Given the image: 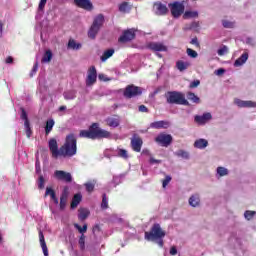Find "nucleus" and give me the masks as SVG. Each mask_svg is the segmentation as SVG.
Masks as SVG:
<instances>
[{
	"label": "nucleus",
	"mask_w": 256,
	"mask_h": 256,
	"mask_svg": "<svg viewBox=\"0 0 256 256\" xmlns=\"http://www.w3.org/2000/svg\"><path fill=\"white\" fill-rule=\"evenodd\" d=\"M85 188L88 193H93V190L95 189V182L86 183Z\"/></svg>",
	"instance_id": "47"
},
{
	"label": "nucleus",
	"mask_w": 256,
	"mask_h": 256,
	"mask_svg": "<svg viewBox=\"0 0 256 256\" xmlns=\"http://www.w3.org/2000/svg\"><path fill=\"white\" fill-rule=\"evenodd\" d=\"M39 70V62H36L32 68V71L30 73V76L33 77V75H35V73H37V71Z\"/></svg>",
	"instance_id": "54"
},
{
	"label": "nucleus",
	"mask_w": 256,
	"mask_h": 256,
	"mask_svg": "<svg viewBox=\"0 0 256 256\" xmlns=\"http://www.w3.org/2000/svg\"><path fill=\"white\" fill-rule=\"evenodd\" d=\"M38 189H45V178L43 177V175H40L38 178Z\"/></svg>",
	"instance_id": "46"
},
{
	"label": "nucleus",
	"mask_w": 256,
	"mask_h": 256,
	"mask_svg": "<svg viewBox=\"0 0 256 256\" xmlns=\"http://www.w3.org/2000/svg\"><path fill=\"white\" fill-rule=\"evenodd\" d=\"M38 235H39L40 247L42 248L44 256H49V249L47 248V243L45 242V235H43V231L39 230Z\"/></svg>",
	"instance_id": "23"
},
{
	"label": "nucleus",
	"mask_w": 256,
	"mask_h": 256,
	"mask_svg": "<svg viewBox=\"0 0 256 256\" xmlns=\"http://www.w3.org/2000/svg\"><path fill=\"white\" fill-rule=\"evenodd\" d=\"M255 211H249L247 210L245 213H244V217L245 219H247V221H251V219H253V217H255Z\"/></svg>",
	"instance_id": "48"
},
{
	"label": "nucleus",
	"mask_w": 256,
	"mask_h": 256,
	"mask_svg": "<svg viewBox=\"0 0 256 256\" xmlns=\"http://www.w3.org/2000/svg\"><path fill=\"white\" fill-rule=\"evenodd\" d=\"M64 99H66V101H71L73 99H75V97H77V92L75 90H69L64 92Z\"/></svg>",
	"instance_id": "36"
},
{
	"label": "nucleus",
	"mask_w": 256,
	"mask_h": 256,
	"mask_svg": "<svg viewBox=\"0 0 256 256\" xmlns=\"http://www.w3.org/2000/svg\"><path fill=\"white\" fill-rule=\"evenodd\" d=\"M83 199V196L81 195V193H77L73 196L72 198V202H71V209H77V207L79 206V203H81Z\"/></svg>",
	"instance_id": "27"
},
{
	"label": "nucleus",
	"mask_w": 256,
	"mask_h": 256,
	"mask_svg": "<svg viewBox=\"0 0 256 256\" xmlns=\"http://www.w3.org/2000/svg\"><path fill=\"white\" fill-rule=\"evenodd\" d=\"M169 9L167 8V4H163L162 2H155L153 5V12L155 15H167Z\"/></svg>",
	"instance_id": "15"
},
{
	"label": "nucleus",
	"mask_w": 256,
	"mask_h": 256,
	"mask_svg": "<svg viewBox=\"0 0 256 256\" xmlns=\"http://www.w3.org/2000/svg\"><path fill=\"white\" fill-rule=\"evenodd\" d=\"M35 167H36V173L37 174L41 173V162H39V159H36Z\"/></svg>",
	"instance_id": "57"
},
{
	"label": "nucleus",
	"mask_w": 256,
	"mask_h": 256,
	"mask_svg": "<svg viewBox=\"0 0 256 256\" xmlns=\"http://www.w3.org/2000/svg\"><path fill=\"white\" fill-rule=\"evenodd\" d=\"M199 29V22L193 21L190 24H186L184 27L185 31H197Z\"/></svg>",
	"instance_id": "34"
},
{
	"label": "nucleus",
	"mask_w": 256,
	"mask_h": 256,
	"mask_svg": "<svg viewBox=\"0 0 256 256\" xmlns=\"http://www.w3.org/2000/svg\"><path fill=\"white\" fill-rule=\"evenodd\" d=\"M189 67H191V63L190 62H185L183 60H180V61L176 62V68L180 72L187 71V69H189Z\"/></svg>",
	"instance_id": "28"
},
{
	"label": "nucleus",
	"mask_w": 256,
	"mask_h": 256,
	"mask_svg": "<svg viewBox=\"0 0 256 256\" xmlns=\"http://www.w3.org/2000/svg\"><path fill=\"white\" fill-rule=\"evenodd\" d=\"M170 255H173V256L177 255V247L172 246L170 248Z\"/></svg>",
	"instance_id": "63"
},
{
	"label": "nucleus",
	"mask_w": 256,
	"mask_h": 256,
	"mask_svg": "<svg viewBox=\"0 0 256 256\" xmlns=\"http://www.w3.org/2000/svg\"><path fill=\"white\" fill-rule=\"evenodd\" d=\"M103 23H105V16H103V14H99L94 18L93 23L88 31V37L90 39H95V37H97V33H99L101 27H103Z\"/></svg>",
	"instance_id": "5"
},
{
	"label": "nucleus",
	"mask_w": 256,
	"mask_h": 256,
	"mask_svg": "<svg viewBox=\"0 0 256 256\" xmlns=\"http://www.w3.org/2000/svg\"><path fill=\"white\" fill-rule=\"evenodd\" d=\"M166 101L169 105H186L189 106V101L185 99V95L177 91H168L165 94Z\"/></svg>",
	"instance_id": "4"
},
{
	"label": "nucleus",
	"mask_w": 256,
	"mask_h": 256,
	"mask_svg": "<svg viewBox=\"0 0 256 256\" xmlns=\"http://www.w3.org/2000/svg\"><path fill=\"white\" fill-rule=\"evenodd\" d=\"M199 17L198 11H186L183 15V19H197Z\"/></svg>",
	"instance_id": "37"
},
{
	"label": "nucleus",
	"mask_w": 256,
	"mask_h": 256,
	"mask_svg": "<svg viewBox=\"0 0 256 256\" xmlns=\"http://www.w3.org/2000/svg\"><path fill=\"white\" fill-rule=\"evenodd\" d=\"M219 57H223V55H227L229 53V47L226 45H222L217 51Z\"/></svg>",
	"instance_id": "42"
},
{
	"label": "nucleus",
	"mask_w": 256,
	"mask_h": 256,
	"mask_svg": "<svg viewBox=\"0 0 256 256\" xmlns=\"http://www.w3.org/2000/svg\"><path fill=\"white\" fill-rule=\"evenodd\" d=\"M98 78L100 79V81H109V79H107V77L104 74H99Z\"/></svg>",
	"instance_id": "64"
},
{
	"label": "nucleus",
	"mask_w": 256,
	"mask_h": 256,
	"mask_svg": "<svg viewBox=\"0 0 256 256\" xmlns=\"http://www.w3.org/2000/svg\"><path fill=\"white\" fill-rule=\"evenodd\" d=\"M143 89L139 86L128 85L124 90V97L127 99H133V97H139L142 95Z\"/></svg>",
	"instance_id": "7"
},
{
	"label": "nucleus",
	"mask_w": 256,
	"mask_h": 256,
	"mask_svg": "<svg viewBox=\"0 0 256 256\" xmlns=\"http://www.w3.org/2000/svg\"><path fill=\"white\" fill-rule=\"evenodd\" d=\"M77 155V136L71 133L66 136L64 144L60 147V157L69 158Z\"/></svg>",
	"instance_id": "1"
},
{
	"label": "nucleus",
	"mask_w": 256,
	"mask_h": 256,
	"mask_svg": "<svg viewBox=\"0 0 256 256\" xmlns=\"http://www.w3.org/2000/svg\"><path fill=\"white\" fill-rule=\"evenodd\" d=\"M104 156L108 159H111V157H121L122 159H129V154L127 153V150L117 148L116 150L108 149L104 152Z\"/></svg>",
	"instance_id": "8"
},
{
	"label": "nucleus",
	"mask_w": 256,
	"mask_h": 256,
	"mask_svg": "<svg viewBox=\"0 0 256 256\" xmlns=\"http://www.w3.org/2000/svg\"><path fill=\"white\" fill-rule=\"evenodd\" d=\"M21 119L24 121V123L29 121V118H27V112L23 108H21Z\"/></svg>",
	"instance_id": "53"
},
{
	"label": "nucleus",
	"mask_w": 256,
	"mask_h": 256,
	"mask_svg": "<svg viewBox=\"0 0 256 256\" xmlns=\"http://www.w3.org/2000/svg\"><path fill=\"white\" fill-rule=\"evenodd\" d=\"M235 105L240 108H255L256 107V102H253L251 100L245 101L241 100L239 98H236L234 100Z\"/></svg>",
	"instance_id": "22"
},
{
	"label": "nucleus",
	"mask_w": 256,
	"mask_h": 256,
	"mask_svg": "<svg viewBox=\"0 0 256 256\" xmlns=\"http://www.w3.org/2000/svg\"><path fill=\"white\" fill-rule=\"evenodd\" d=\"M74 5L84 11H93V3L91 0H74Z\"/></svg>",
	"instance_id": "16"
},
{
	"label": "nucleus",
	"mask_w": 256,
	"mask_h": 256,
	"mask_svg": "<svg viewBox=\"0 0 256 256\" xmlns=\"http://www.w3.org/2000/svg\"><path fill=\"white\" fill-rule=\"evenodd\" d=\"M121 183V176H114L112 180L113 187L120 185Z\"/></svg>",
	"instance_id": "52"
},
{
	"label": "nucleus",
	"mask_w": 256,
	"mask_h": 256,
	"mask_svg": "<svg viewBox=\"0 0 256 256\" xmlns=\"http://www.w3.org/2000/svg\"><path fill=\"white\" fill-rule=\"evenodd\" d=\"M186 53H187V55H188V57H191L192 59H197V57H198V53H197V51H195V50H193V49H191V48H188L187 50H186Z\"/></svg>",
	"instance_id": "45"
},
{
	"label": "nucleus",
	"mask_w": 256,
	"mask_h": 256,
	"mask_svg": "<svg viewBox=\"0 0 256 256\" xmlns=\"http://www.w3.org/2000/svg\"><path fill=\"white\" fill-rule=\"evenodd\" d=\"M54 177L58 181H63L64 183H71L73 181V176L69 172L63 170H56L54 172Z\"/></svg>",
	"instance_id": "12"
},
{
	"label": "nucleus",
	"mask_w": 256,
	"mask_h": 256,
	"mask_svg": "<svg viewBox=\"0 0 256 256\" xmlns=\"http://www.w3.org/2000/svg\"><path fill=\"white\" fill-rule=\"evenodd\" d=\"M199 85H201V81L194 80L193 82L190 83V89H195V87H199Z\"/></svg>",
	"instance_id": "55"
},
{
	"label": "nucleus",
	"mask_w": 256,
	"mask_h": 256,
	"mask_svg": "<svg viewBox=\"0 0 256 256\" xmlns=\"http://www.w3.org/2000/svg\"><path fill=\"white\" fill-rule=\"evenodd\" d=\"M171 127V122L167 120H160L156 122H152L150 124L151 129H169Z\"/></svg>",
	"instance_id": "20"
},
{
	"label": "nucleus",
	"mask_w": 256,
	"mask_h": 256,
	"mask_svg": "<svg viewBox=\"0 0 256 256\" xmlns=\"http://www.w3.org/2000/svg\"><path fill=\"white\" fill-rule=\"evenodd\" d=\"M69 199V188L65 187L60 196V211H65Z\"/></svg>",
	"instance_id": "21"
},
{
	"label": "nucleus",
	"mask_w": 256,
	"mask_h": 256,
	"mask_svg": "<svg viewBox=\"0 0 256 256\" xmlns=\"http://www.w3.org/2000/svg\"><path fill=\"white\" fill-rule=\"evenodd\" d=\"M75 229L81 233V235H85L87 233V224H84L83 227H81L79 224H74Z\"/></svg>",
	"instance_id": "43"
},
{
	"label": "nucleus",
	"mask_w": 256,
	"mask_h": 256,
	"mask_svg": "<svg viewBox=\"0 0 256 256\" xmlns=\"http://www.w3.org/2000/svg\"><path fill=\"white\" fill-rule=\"evenodd\" d=\"M52 59L53 52H51V50H47L42 57V63H49Z\"/></svg>",
	"instance_id": "38"
},
{
	"label": "nucleus",
	"mask_w": 256,
	"mask_h": 256,
	"mask_svg": "<svg viewBox=\"0 0 256 256\" xmlns=\"http://www.w3.org/2000/svg\"><path fill=\"white\" fill-rule=\"evenodd\" d=\"M208 146H209V141H207V139L200 138L194 142L195 149L202 150V149H206V147H208Z\"/></svg>",
	"instance_id": "26"
},
{
	"label": "nucleus",
	"mask_w": 256,
	"mask_h": 256,
	"mask_svg": "<svg viewBox=\"0 0 256 256\" xmlns=\"http://www.w3.org/2000/svg\"><path fill=\"white\" fill-rule=\"evenodd\" d=\"M149 163H150V165H155V163H161V160H157V159L151 157L149 159Z\"/></svg>",
	"instance_id": "62"
},
{
	"label": "nucleus",
	"mask_w": 256,
	"mask_h": 256,
	"mask_svg": "<svg viewBox=\"0 0 256 256\" xmlns=\"http://www.w3.org/2000/svg\"><path fill=\"white\" fill-rule=\"evenodd\" d=\"M24 127H25L27 137L28 138L31 137L32 132H31V126L29 124V121L24 122Z\"/></svg>",
	"instance_id": "49"
},
{
	"label": "nucleus",
	"mask_w": 256,
	"mask_h": 256,
	"mask_svg": "<svg viewBox=\"0 0 256 256\" xmlns=\"http://www.w3.org/2000/svg\"><path fill=\"white\" fill-rule=\"evenodd\" d=\"M53 193H55V190H53L50 187H47L46 192H45V197H47L48 195H50V197H52Z\"/></svg>",
	"instance_id": "58"
},
{
	"label": "nucleus",
	"mask_w": 256,
	"mask_h": 256,
	"mask_svg": "<svg viewBox=\"0 0 256 256\" xmlns=\"http://www.w3.org/2000/svg\"><path fill=\"white\" fill-rule=\"evenodd\" d=\"M138 110L140 111V113H147L149 111V109L145 105H140Z\"/></svg>",
	"instance_id": "60"
},
{
	"label": "nucleus",
	"mask_w": 256,
	"mask_h": 256,
	"mask_svg": "<svg viewBox=\"0 0 256 256\" xmlns=\"http://www.w3.org/2000/svg\"><path fill=\"white\" fill-rule=\"evenodd\" d=\"M53 127H55V120L53 118H50L45 123V127H44L45 135H49V133L53 131Z\"/></svg>",
	"instance_id": "29"
},
{
	"label": "nucleus",
	"mask_w": 256,
	"mask_h": 256,
	"mask_svg": "<svg viewBox=\"0 0 256 256\" xmlns=\"http://www.w3.org/2000/svg\"><path fill=\"white\" fill-rule=\"evenodd\" d=\"M199 203H201V198H199V194H194L189 198V205L191 207H199Z\"/></svg>",
	"instance_id": "33"
},
{
	"label": "nucleus",
	"mask_w": 256,
	"mask_h": 256,
	"mask_svg": "<svg viewBox=\"0 0 256 256\" xmlns=\"http://www.w3.org/2000/svg\"><path fill=\"white\" fill-rule=\"evenodd\" d=\"M109 207V200L107 199V195L103 194L102 196V203H101V209H108Z\"/></svg>",
	"instance_id": "44"
},
{
	"label": "nucleus",
	"mask_w": 256,
	"mask_h": 256,
	"mask_svg": "<svg viewBox=\"0 0 256 256\" xmlns=\"http://www.w3.org/2000/svg\"><path fill=\"white\" fill-rule=\"evenodd\" d=\"M211 119H213V116L209 112L204 113L203 115H196L194 117V121L198 125H206V123H209V121H211Z\"/></svg>",
	"instance_id": "17"
},
{
	"label": "nucleus",
	"mask_w": 256,
	"mask_h": 256,
	"mask_svg": "<svg viewBox=\"0 0 256 256\" xmlns=\"http://www.w3.org/2000/svg\"><path fill=\"white\" fill-rule=\"evenodd\" d=\"M51 199L54 201L55 205H59V199L55 193H52Z\"/></svg>",
	"instance_id": "61"
},
{
	"label": "nucleus",
	"mask_w": 256,
	"mask_h": 256,
	"mask_svg": "<svg viewBox=\"0 0 256 256\" xmlns=\"http://www.w3.org/2000/svg\"><path fill=\"white\" fill-rule=\"evenodd\" d=\"M146 49L153 51V53H156L157 57L161 59V57H163L161 52H167L168 48L165 44H163V42H149L146 45Z\"/></svg>",
	"instance_id": "6"
},
{
	"label": "nucleus",
	"mask_w": 256,
	"mask_h": 256,
	"mask_svg": "<svg viewBox=\"0 0 256 256\" xmlns=\"http://www.w3.org/2000/svg\"><path fill=\"white\" fill-rule=\"evenodd\" d=\"M119 11L120 13H129V11H131V6H129V3L123 2L119 5Z\"/></svg>",
	"instance_id": "39"
},
{
	"label": "nucleus",
	"mask_w": 256,
	"mask_h": 256,
	"mask_svg": "<svg viewBox=\"0 0 256 256\" xmlns=\"http://www.w3.org/2000/svg\"><path fill=\"white\" fill-rule=\"evenodd\" d=\"M174 155L176 157H180L181 159H185V160H189L190 159V155L189 152L185 151V150H178L176 152H174Z\"/></svg>",
	"instance_id": "35"
},
{
	"label": "nucleus",
	"mask_w": 256,
	"mask_h": 256,
	"mask_svg": "<svg viewBox=\"0 0 256 256\" xmlns=\"http://www.w3.org/2000/svg\"><path fill=\"white\" fill-rule=\"evenodd\" d=\"M222 26L224 29H234L235 22L229 20H222Z\"/></svg>",
	"instance_id": "41"
},
{
	"label": "nucleus",
	"mask_w": 256,
	"mask_h": 256,
	"mask_svg": "<svg viewBox=\"0 0 256 256\" xmlns=\"http://www.w3.org/2000/svg\"><path fill=\"white\" fill-rule=\"evenodd\" d=\"M89 215H91V212L87 208H80L78 210V219L80 221H85V219H87V217H89Z\"/></svg>",
	"instance_id": "30"
},
{
	"label": "nucleus",
	"mask_w": 256,
	"mask_h": 256,
	"mask_svg": "<svg viewBox=\"0 0 256 256\" xmlns=\"http://www.w3.org/2000/svg\"><path fill=\"white\" fill-rule=\"evenodd\" d=\"M171 176L170 175H167L165 177V179L162 181V187L163 189H165V187H167L169 185V183H171Z\"/></svg>",
	"instance_id": "50"
},
{
	"label": "nucleus",
	"mask_w": 256,
	"mask_h": 256,
	"mask_svg": "<svg viewBox=\"0 0 256 256\" xmlns=\"http://www.w3.org/2000/svg\"><path fill=\"white\" fill-rule=\"evenodd\" d=\"M156 143H159L162 147H169L173 137L170 134H160L155 138Z\"/></svg>",
	"instance_id": "13"
},
{
	"label": "nucleus",
	"mask_w": 256,
	"mask_h": 256,
	"mask_svg": "<svg viewBox=\"0 0 256 256\" xmlns=\"http://www.w3.org/2000/svg\"><path fill=\"white\" fill-rule=\"evenodd\" d=\"M79 135L86 139H109L111 132L99 128V123H93L89 130H82Z\"/></svg>",
	"instance_id": "2"
},
{
	"label": "nucleus",
	"mask_w": 256,
	"mask_h": 256,
	"mask_svg": "<svg viewBox=\"0 0 256 256\" xmlns=\"http://www.w3.org/2000/svg\"><path fill=\"white\" fill-rule=\"evenodd\" d=\"M45 5H47V0H40L38 9H39L40 11H43V9H45Z\"/></svg>",
	"instance_id": "56"
},
{
	"label": "nucleus",
	"mask_w": 256,
	"mask_h": 256,
	"mask_svg": "<svg viewBox=\"0 0 256 256\" xmlns=\"http://www.w3.org/2000/svg\"><path fill=\"white\" fill-rule=\"evenodd\" d=\"M48 147L54 159H59V157H61V148H59L56 139L51 138L48 142Z\"/></svg>",
	"instance_id": "10"
},
{
	"label": "nucleus",
	"mask_w": 256,
	"mask_h": 256,
	"mask_svg": "<svg viewBox=\"0 0 256 256\" xmlns=\"http://www.w3.org/2000/svg\"><path fill=\"white\" fill-rule=\"evenodd\" d=\"M133 39H135V30L129 29L123 32L118 41L120 43H129V41H133Z\"/></svg>",
	"instance_id": "14"
},
{
	"label": "nucleus",
	"mask_w": 256,
	"mask_h": 256,
	"mask_svg": "<svg viewBox=\"0 0 256 256\" xmlns=\"http://www.w3.org/2000/svg\"><path fill=\"white\" fill-rule=\"evenodd\" d=\"M80 249L83 251L85 249V234H82L79 238Z\"/></svg>",
	"instance_id": "51"
},
{
	"label": "nucleus",
	"mask_w": 256,
	"mask_h": 256,
	"mask_svg": "<svg viewBox=\"0 0 256 256\" xmlns=\"http://www.w3.org/2000/svg\"><path fill=\"white\" fill-rule=\"evenodd\" d=\"M83 47V44L81 42H77L75 39L70 38L67 44V49L71 51H79Z\"/></svg>",
	"instance_id": "24"
},
{
	"label": "nucleus",
	"mask_w": 256,
	"mask_h": 256,
	"mask_svg": "<svg viewBox=\"0 0 256 256\" xmlns=\"http://www.w3.org/2000/svg\"><path fill=\"white\" fill-rule=\"evenodd\" d=\"M226 175H229V170L223 166H219L216 169V177L217 179H221V177H226Z\"/></svg>",
	"instance_id": "31"
},
{
	"label": "nucleus",
	"mask_w": 256,
	"mask_h": 256,
	"mask_svg": "<svg viewBox=\"0 0 256 256\" xmlns=\"http://www.w3.org/2000/svg\"><path fill=\"white\" fill-rule=\"evenodd\" d=\"M187 99L189 101H192V103H200L199 96L195 95V93H193V92L187 93Z\"/></svg>",
	"instance_id": "40"
},
{
	"label": "nucleus",
	"mask_w": 256,
	"mask_h": 256,
	"mask_svg": "<svg viewBox=\"0 0 256 256\" xmlns=\"http://www.w3.org/2000/svg\"><path fill=\"white\" fill-rule=\"evenodd\" d=\"M95 83H97V69L95 66H91L87 72L86 87H91Z\"/></svg>",
	"instance_id": "11"
},
{
	"label": "nucleus",
	"mask_w": 256,
	"mask_h": 256,
	"mask_svg": "<svg viewBox=\"0 0 256 256\" xmlns=\"http://www.w3.org/2000/svg\"><path fill=\"white\" fill-rule=\"evenodd\" d=\"M131 147L133 151H136V153H141V148L143 147V139L140 137L134 136L131 139Z\"/></svg>",
	"instance_id": "19"
},
{
	"label": "nucleus",
	"mask_w": 256,
	"mask_h": 256,
	"mask_svg": "<svg viewBox=\"0 0 256 256\" xmlns=\"http://www.w3.org/2000/svg\"><path fill=\"white\" fill-rule=\"evenodd\" d=\"M170 11L172 16L177 19L183 15L185 11V6L181 2H174L173 4H169Z\"/></svg>",
	"instance_id": "9"
},
{
	"label": "nucleus",
	"mask_w": 256,
	"mask_h": 256,
	"mask_svg": "<svg viewBox=\"0 0 256 256\" xmlns=\"http://www.w3.org/2000/svg\"><path fill=\"white\" fill-rule=\"evenodd\" d=\"M249 59V53L244 52L236 61L234 62V67H243Z\"/></svg>",
	"instance_id": "25"
},
{
	"label": "nucleus",
	"mask_w": 256,
	"mask_h": 256,
	"mask_svg": "<svg viewBox=\"0 0 256 256\" xmlns=\"http://www.w3.org/2000/svg\"><path fill=\"white\" fill-rule=\"evenodd\" d=\"M215 75H217L218 77H221V75L225 74V69L223 68H219L218 70H215Z\"/></svg>",
	"instance_id": "59"
},
{
	"label": "nucleus",
	"mask_w": 256,
	"mask_h": 256,
	"mask_svg": "<svg viewBox=\"0 0 256 256\" xmlns=\"http://www.w3.org/2000/svg\"><path fill=\"white\" fill-rule=\"evenodd\" d=\"M106 125L112 129H117L121 125V118L119 116H110L105 120Z\"/></svg>",
	"instance_id": "18"
},
{
	"label": "nucleus",
	"mask_w": 256,
	"mask_h": 256,
	"mask_svg": "<svg viewBox=\"0 0 256 256\" xmlns=\"http://www.w3.org/2000/svg\"><path fill=\"white\" fill-rule=\"evenodd\" d=\"M165 235L166 233L163 228H161V225L159 223H155L149 232H145L144 239H146V241H154L157 245L163 247L165 244V242H163Z\"/></svg>",
	"instance_id": "3"
},
{
	"label": "nucleus",
	"mask_w": 256,
	"mask_h": 256,
	"mask_svg": "<svg viewBox=\"0 0 256 256\" xmlns=\"http://www.w3.org/2000/svg\"><path fill=\"white\" fill-rule=\"evenodd\" d=\"M113 55H115V49H108L103 52L100 59H101L102 63H105V61H107V59H111V57H113Z\"/></svg>",
	"instance_id": "32"
}]
</instances>
